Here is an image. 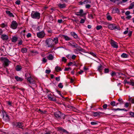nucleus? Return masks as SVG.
Instances as JSON below:
<instances>
[{"mask_svg":"<svg viewBox=\"0 0 134 134\" xmlns=\"http://www.w3.org/2000/svg\"><path fill=\"white\" fill-rule=\"evenodd\" d=\"M119 10L118 8H114L113 9V13H119Z\"/></svg>","mask_w":134,"mask_h":134,"instance_id":"nucleus-17","label":"nucleus"},{"mask_svg":"<svg viewBox=\"0 0 134 134\" xmlns=\"http://www.w3.org/2000/svg\"><path fill=\"white\" fill-rule=\"evenodd\" d=\"M25 79H27V80L29 78H31V76L30 74L29 73H27L25 74Z\"/></svg>","mask_w":134,"mask_h":134,"instance_id":"nucleus-20","label":"nucleus"},{"mask_svg":"<svg viewBox=\"0 0 134 134\" xmlns=\"http://www.w3.org/2000/svg\"><path fill=\"white\" fill-rule=\"evenodd\" d=\"M63 129V128L62 127H57V131L60 132V133H62Z\"/></svg>","mask_w":134,"mask_h":134,"instance_id":"nucleus-33","label":"nucleus"},{"mask_svg":"<svg viewBox=\"0 0 134 134\" xmlns=\"http://www.w3.org/2000/svg\"><path fill=\"white\" fill-rule=\"evenodd\" d=\"M71 69V68L70 67L65 68L64 69V71H68L69 69Z\"/></svg>","mask_w":134,"mask_h":134,"instance_id":"nucleus-56","label":"nucleus"},{"mask_svg":"<svg viewBox=\"0 0 134 134\" xmlns=\"http://www.w3.org/2000/svg\"><path fill=\"white\" fill-rule=\"evenodd\" d=\"M6 13L10 16L14 17V16L13 14L10 12V11L9 10H6Z\"/></svg>","mask_w":134,"mask_h":134,"instance_id":"nucleus-22","label":"nucleus"},{"mask_svg":"<svg viewBox=\"0 0 134 134\" xmlns=\"http://www.w3.org/2000/svg\"><path fill=\"white\" fill-rule=\"evenodd\" d=\"M53 41V42H54L55 43V44H57L58 43V38L57 37H55L53 38V39H52Z\"/></svg>","mask_w":134,"mask_h":134,"instance_id":"nucleus-26","label":"nucleus"},{"mask_svg":"<svg viewBox=\"0 0 134 134\" xmlns=\"http://www.w3.org/2000/svg\"><path fill=\"white\" fill-rule=\"evenodd\" d=\"M107 18L108 20H112V18L110 15H107Z\"/></svg>","mask_w":134,"mask_h":134,"instance_id":"nucleus-38","label":"nucleus"},{"mask_svg":"<svg viewBox=\"0 0 134 134\" xmlns=\"http://www.w3.org/2000/svg\"><path fill=\"white\" fill-rule=\"evenodd\" d=\"M83 11L82 9H80L79 12H77L76 13V14L78 16L80 17L85 16L86 14V13H83Z\"/></svg>","mask_w":134,"mask_h":134,"instance_id":"nucleus-9","label":"nucleus"},{"mask_svg":"<svg viewBox=\"0 0 134 134\" xmlns=\"http://www.w3.org/2000/svg\"><path fill=\"white\" fill-rule=\"evenodd\" d=\"M85 21V20L84 19H81L80 21V23H84Z\"/></svg>","mask_w":134,"mask_h":134,"instance_id":"nucleus-63","label":"nucleus"},{"mask_svg":"<svg viewBox=\"0 0 134 134\" xmlns=\"http://www.w3.org/2000/svg\"><path fill=\"white\" fill-rule=\"evenodd\" d=\"M118 101L120 102V104L122 103L123 102V101H122V99L121 98H119L118 99Z\"/></svg>","mask_w":134,"mask_h":134,"instance_id":"nucleus-46","label":"nucleus"},{"mask_svg":"<svg viewBox=\"0 0 134 134\" xmlns=\"http://www.w3.org/2000/svg\"><path fill=\"white\" fill-rule=\"evenodd\" d=\"M75 48L77 49H76L77 51H80L83 52V50H84V49L78 46L77 45V47H76Z\"/></svg>","mask_w":134,"mask_h":134,"instance_id":"nucleus-23","label":"nucleus"},{"mask_svg":"<svg viewBox=\"0 0 134 134\" xmlns=\"http://www.w3.org/2000/svg\"><path fill=\"white\" fill-rule=\"evenodd\" d=\"M9 86L11 88L13 89L14 90H15L16 89H18L16 86H13L12 85H10Z\"/></svg>","mask_w":134,"mask_h":134,"instance_id":"nucleus-41","label":"nucleus"},{"mask_svg":"<svg viewBox=\"0 0 134 134\" xmlns=\"http://www.w3.org/2000/svg\"><path fill=\"white\" fill-rule=\"evenodd\" d=\"M91 3V1L90 0H85L83 2V4H86L87 3Z\"/></svg>","mask_w":134,"mask_h":134,"instance_id":"nucleus-35","label":"nucleus"},{"mask_svg":"<svg viewBox=\"0 0 134 134\" xmlns=\"http://www.w3.org/2000/svg\"><path fill=\"white\" fill-rule=\"evenodd\" d=\"M21 51L23 53H26L27 51V49L26 48H22Z\"/></svg>","mask_w":134,"mask_h":134,"instance_id":"nucleus-34","label":"nucleus"},{"mask_svg":"<svg viewBox=\"0 0 134 134\" xmlns=\"http://www.w3.org/2000/svg\"><path fill=\"white\" fill-rule=\"evenodd\" d=\"M110 70H109L108 68H105L104 69V72L105 73H108L110 72Z\"/></svg>","mask_w":134,"mask_h":134,"instance_id":"nucleus-36","label":"nucleus"},{"mask_svg":"<svg viewBox=\"0 0 134 134\" xmlns=\"http://www.w3.org/2000/svg\"><path fill=\"white\" fill-rule=\"evenodd\" d=\"M53 56L51 54H50L48 57L47 58L49 60H52L53 59Z\"/></svg>","mask_w":134,"mask_h":134,"instance_id":"nucleus-29","label":"nucleus"},{"mask_svg":"<svg viewBox=\"0 0 134 134\" xmlns=\"http://www.w3.org/2000/svg\"><path fill=\"white\" fill-rule=\"evenodd\" d=\"M129 103L127 102L125 104V107L126 108H127L129 106Z\"/></svg>","mask_w":134,"mask_h":134,"instance_id":"nucleus-61","label":"nucleus"},{"mask_svg":"<svg viewBox=\"0 0 134 134\" xmlns=\"http://www.w3.org/2000/svg\"><path fill=\"white\" fill-rule=\"evenodd\" d=\"M28 82H29V83L31 85H33V86H35L36 85V82L35 80H34V79L31 77V78H29L27 80Z\"/></svg>","mask_w":134,"mask_h":134,"instance_id":"nucleus-11","label":"nucleus"},{"mask_svg":"<svg viewBox=\"0 0 134 134\" xmlns=\"http://www.w3.org/2000/svg\"><path fill=\"white\" fill-rule=\"evenodd\" d=\"M40 13L37 11H32L31 13L32 18L35 19H39L40 18Z\"/></svg>","mask_w":134,"mask_h":134,"instance_id":"nucleus-3","label":"nucleus"},{"mask_svg":"<svg viewBox=\"0 0 134 134\" xmlns=\"http://www.w3.org/2000/svg\"><path fill=\"white\" fill-rule=\"evenodd\" d=\"M51 71L50 70H48L47 69H46L45 71V72L47 74H49L50 73Z\"/></svg>","mask_w":134,"mask_h":134,"instance_id":"nucleus-55","label":"nucleus"},{"mask_svg":"<svg viewBox=\"0 0 134 134\" xmlns=\"http://www.w3.org/2000/svg\"><path fill=\"white\" fill-rule=\"evenodd\" d=\"M62 37L66 41H68L70 40V38L68 37L67 36H65L64 35H62Z\"/></svg>","mask_w":134,"mask_h":134,"instance_id":"nucleus-24","label":"nucleus"},{"mask_svg":"<svg viewBox=\"0 0 134 134\" xmlns=\"http://www.w3.org/2000/svg\"><path fill=\"white\" fill-rule=\"evenodd\" d=\"M45 35L43 31L38 32L37 34V36L40 38H43L45 36Z\"/></svg>","mask_w":134,"mask_h":134,"instance_id":"nucleus-8","label":"nucleus"},{"mask_svg":"<svg viewBox=\"0 0 134 134\" xmlns=\"http://www.w3.org/2000/svg\"><path fill=\"white\" fill-rule=\"evenodd\" d=\"M12 124L14 127L16 128L23 129V124L22 122H17L14 121L12 123Z\"/></svg>","mask_w":134,"mask_h":134,"instance_id":"nucleus-2","label":"nucleus"},{"mask_svg":"<svg viewBox=\"0 0 134 134\" xmlns=\"http://www.w3.org/2000/svg\"><path fill=\"white\" fill-rule=\"evenodd\" d=\"M62 61L64 62L65 63H66V62L67 59L64 57H63L62 58Z\"/></svg>","mask_w":134,"mask_h":134,"instance_id":"nucleus-52","label":"nucleus"},{"mask_svg":"<svg viewBox=\"0 0 134 134\" xmlns=\"http://www.w3.org/2000/svg\"><path fill=\"white\" fill-rule=\"evenodd\" d=\"M5 49L4 45L2 46L0 49V53L4 52V49Z\"/></svg>","mask_w":134,"mask_h":134,"instance_id":"nucleus-28","label":"nucleus"},{"mask_svg":"<svg viewBox=\"0 0 134 134\" xmlns=\"http://www.w3.org/2000/svg\"><path fill=\"white\" fill-rule=\"evenodd\" d=\"M111 71L110 75L112 77L114 76H115L116 75V73L113 71L110 70Z\"/></svg>","mask_w":134,"mask_h":134,"instance_id":"nucleus-30","label":"nucleus"},{"mask_svg":"<svg viewBox=\"0 0 134 134\" xmlns=\"http://www.w3.org/2000/svg\"><path fill=\"white\" fill-rule=\"evenodd\" d=\"M91 124L92 125H96L97 124V123L96 122L92 121L91 122Z\"/></svg>","mask_w":134,"mask_h":134,"instance_id":"nucleus-59","label":"nucleus"},{"mask_svg":"<svg viewBox=\"0 0 134 134\" xmlns=\"http://www.w3.org/2000/svg\"><path fill=\"white\" fill-rule=\"evenodd\" d=\"M56 92L58 93L60 95V96H62V95L61 93V92L60 91H58L57 89H56Z\"/></svg>","mask_w":134,"mask_h":134,"instance_id":"nucleus-58","label":"nucleus"},{"mask_svg":"<svg viewBox=\"0 0 134 134\" xmlns=\"http://www.w3.org/2000/svg\"><path fill=\"white\" fill-rule=\"evenodd\" d=\"M70 44L71 46H73L75 48L77 47V44L75 42H72L71 43H70Z\"/></svg>","mask_w":134,"mask_h":134,"instance_id":"nucleus-31","label":"nucleus"},{"mask_svg":"<svg viewBox=\"0 0 134 134\" xmlns=\"http://www.w3.org/2000/svg\"><path fill=\"white\" fill-rule=\"evenodd\" d=\"M18 40V37L15 36H13L12 39H11L12 42L14 43L16 42Z\"/></svg>","mask_w":134,"mask_h":134,"instance_id":"nucleus-16","label":"nucleus"},{"mask_svg":"<svg viewBox=\"0 0 134 134\" xmlns=\"http://www.w3.org/2000/svg\"><path fill=\"white\" fill-rule=\"evenodd\" d=\"M58 87L60 88H62L63 87V85L62 83H60L58 85Z\"/></svg>","mask_w":134,"mask_h":134,"instance_id":"nucleus-43","label":"nucleus"},{"mask_svg":"<svg viewBox=\"0 0 134 134\" xmlns=\"http://www.w3.org/2000/svg\"><path fill=\"white\" fill-rule=\"evenodd\" d=\"M102 27V26H97L96 27V29L98 30H99L101 29Z\"/></svg>","mask_w":134,"mask_h":134,"instance_id":"nucleus-47","label":"nucleus"},{"mask_svg":"<svg viewBox=\"0 0 134 134\" xmlns=\"http://www.w3.org/2000/svg\"><path fill=\"white\" fill-rule=\"evenodd\" d=\"M55 80L57 81H59L60 80V77H56L55 78Z\"/></svg>","mask_w":134,"mask_h":134,"instance_id":"nucleus-60","label":"nucleus"},{"mask_svg":"<svg viewBox=\"0 0 134 134\" xmlns=\"http://www.w3.org/2000/svg\"><path fill=\"white\" fill-rule=\"evenodd\" d=\"M102 113H103L100 112H93L92 114L95 117L98 116L100 115Z\"/></svg>","mask_w":134,"mask_h":134,"instance_id":"nucleus-13","label":"nucleus"},{"mask_svg":"<svg viewBox=\"0 0 134 134\" xmlns=\"http://www.w3.org/2000/svg\"><path fill=\"white\" fill-rule=\"evenodd\" d=\"M45 43L46 44L48 45V47L52 48L53 47L55 44L53 43V41L52 39L49 38L46 39L45 41Z\"/></svg>","mask_w":134,"mask_h":134,"instance_id":"nucleus-4","label":"nucleus"},{"mask_svg":"<svg viewBox=\"0 0 134 134\" xmlns=\"http://www.w3.org/2000/svg\"><path fill=\"white\" fill-rule=\"evenodd\" d=\"M10 26L11 28L14 29H16L17 27V26Z\"/></svg>","mask_w":134,"mask_h":134,"instance_id":"nucleus-53","label":"nucleus"},{"mask_svg":"<svg viewBox=\"0 0 134 134\" xmlns=\"http://www.w3.org/2000/svg\"><path fill=\"white\" fill-rule=\"evenodd\" d=\"M55 69L56 71L57 72H58L59 71H60L62 70V69L61 68L58 66H57L55 67Z\"/></svg>","mask_w":134,"mask_h":134,"instance_id":"nucleus-27","label":"nucleus"},{"mask_svg":"<svg viewBox=\"0 0 134 134\" xmlns=\"http://www.w3.org/2000/svg\"><path fill=\"white\" fill-rule=\"evenodd\" d=\"M1 38L3 40L7 41L8 39V36L5 34H2L1 35Z\"/></svg>","mask_w":134,"mask_h":134,"instance_id":"nucleus-14","label":"nucleus"},{"mask_svg":"<svg viewBox=\"0 0 134 134\" xmlns=\"http://www.w3.org/2000/svg\"><path fill=\"white\" fill-rule=\"evenodd\" d=\"M128 56V55L125 53H123L121 55V57L122 58H126Z\"/></svg>","mask_w":134,"mask_h":134,"instance_id":"nucleus-32","label":"nucleus"},{"mask_svg":"<svg viewBox=\"0 0 134 134\" xmlns=\"http://www.w3.org/2000/svg\"><path fill=\"white\" fill-rule=\"evenodd\" d=\"M54 115L56 119L61 120L65 118V115L60 111H57L54 113Z\"/></svg>","mask_w":134,"mask_h":134,"instance_id":"nucleus-1","label":"nucleus"},{"mask_svg":"<svg viewBox=\"0 0 134 134\" xmlns=\"http://www.w3.org/2000/svg\"><path fill=\"white\" fill-rule=\"evenodd\" d=\"M134 6L131 3L130 4V6L128 7V9H132Z\"/></svg>","mask_w":134,"mask_h":134,"instance_id":"nucleus-49","label":"nucleus"},{"mask_svg":"<svg viewBox=\"0 0 134 134\" xmlns=\"http://www.w3.org/2000/svg\"><path fill=\"white\" fill-rule=\"evenodd\" d=\"M15 69L17 71H20L22 67L20 65H18L16 66Z\"/></svg>","mask_w":134,"mask_h":134,"instance_id":"nucleus-25","label":"nucleus"},{"mask_svg":"<svg viewBox=\"0 0 134 134\" xmlns=\"http://www.w3.org/2000/svg\"><path fill=\"white\" fill-rule=\"evenodd\" d=\"M129 113L130 115L131 116V117H134V112H129Z\"/></svg>","mask_w":134,"mask_h":134,"instance_id":"nucleus-48","label":"nucleus"},{"mask_svg":"<svg viewBox=\"0 0 134 134\" xmlns=\"http://www.w3.org/2000/svg\"><path fill=\"white\" fill-rule=\"evenodd\" d=\"M117 74H118V75L119 76H120V78L121 77V76H122V75H124V74L122 73H120V72H117Z\"/></svg>","mask_w":134,"mask_h":134,"instance_id":"nucleus-57","label":"nucleus"},{"mask_svg":"<svg viewBox=\"0 0 134 134\" xmlns=\"http://www.w3.org/2000/svg\"><path fill=\"white\" fill-rule=\"evenodd\" d=\"M71 34L72 36H73L76 39L78 38L77 35L74 32H71Z\"/></svg>","mask_w":134,"mask_h":134,"instance_id":"nucleus-21","label":"nucleus"},{"mask_svg":"<svg viewBox=\"0 0 134 134\" xmlns=\"http://www.w3.org/2000/svg\"><path fill=\"white\" fill-rule=\"evenodd\" d=\"M110 44L111 46L114 48H118L117 43L112 39L110 40Z\"/></svg>","mask_w":134,"mask_h":134,"instance_id":"nucleus-10","label":"nucleus"},{"mask_svg":"<svg viewBox=\"0 0 134 134\" xmlns=\"http://www.w3.org/2000/svg\"><path fill=\"white\" fill-rule=\"evenodd\" d=\"M62 133H65L66 134H69V132L64 129H63V130L62 131Z\"/></svg>","mask_w":134,"mask_h":134,"instance_id":"nucleus-45","label":"nucleus"},{"mask_svg":"<svg viewBox=\"0 0 134 134\" xmlns=\"http://www.w3.org/2000/svg\"><path fill=\"white\" fill-rule=\"evenodd\" d=\"M0 60L3 62V65L5 66H7L9 65V61L8 59L5 57H2Z\"/></svg>","mask_w":134,"mask_h":134,"instance_id":"nucleus-5","label":"nucleus"},{"mask_svg":"<svg viewBox=\"0 0 134 134\" xmlns=\"http://www.w3.org/2000/svg\"><path fill=\"white\" fill-rule=\"evenodd\" d=\"M58 7L60 9H63L66 7V5L65 4H61L60 3L57 5Z\"/></svg>","mask_w":134,"mask_h":134,"instance_id":"nucleus-15","label":"nucleus"},{"mask_svg":"<svg viewBox=\"0 0 134 134\" xmlns=\"http://www.w3.org/2000/svg\"><path fill=\"white\" fill-rule=\"evenodd\" d=\"M47 98L49 100L51 101H56V98L55 97L50 96L49 95H48Z\"/></svg>","mask_w":134,"mask_h":134,"instance_id":"nucleus-19","label":"nucleus"},{"mask_svg":"<svg viewBox=\"0 0 134 134\" xmlns=\"http://www.w3.org/2000/svg\"><path fill=\"white\" fill-rule=\"evenodd\" d=\"M105 27H108V28L110 30H113V29L115 30H120V27L119 26H104Z\"/></svg>","mask_w":134,"mask_h":134,"instance_id":"nucleus-7","label":"nucleus"},{"mask_svg":"<svg viewBox=\"0 0 134 134\" xmlns=\"http://www.w3.org/2000/svg\"><path fill=\"white\" fill-rule=\"evenodd\" d=\"M18 41H19V42H18V46H19L20 45H22V43H23L22 40H20V41L18 40Z\"/></svg>","mask_w":134,"mask_h":134,"instance_id":"nucleus-44","label":"nucleus"},{"mask_svg":"<svg viewBox=\"0 0 134 134\" xmlns=\"http://www.w3.org/2000/svg\"><path fill=\"white\" fill-rule=\"evenodd\" d=\"M107 106H108L107 104H104L103 105L102 107L103 109H107Z\"/></svg>","mask_w":134,"mask_h":134,"instance_id":"nucleus-50","label":"nucleus"},{"mask_svg":"<svg viewBox=\"0 0 134 134\" xmlns=\"http://www.w3.org/2000/svg\"><path fill=\"white\" fill-rule=\"evenodd\" d=\"M132 33V31H129V33L128 34V35L129 36V37H131Z\"/></svg>","mask_w":134,"mask_h":134,"instance_id":"nucleus-40","label":"nucleus"},{"mask_svg":"<svg viewBox=\"0 0 134 134\" xmlns=\"http://www.w3.org/2000/svg\"><path fill=\"white\" fill-rule=\"evenodd\" d=\"M88 17L91 19H93V15L91 14H88Z\"/></svg>","mask_w":134,"mask_h":134,"instance_id":"nucleus-54","label":"nucleus"},{"mask_svg":"<svg viewBox=\"0 0 134 134\" xmlns=\"http://www.w3.org/2000/svg\"><path fill=\"white\" fill-rule=\"evenodd\" d=\"M4 112L5 115H4L3 113L2 114L3 119L6 122L9 121L10 120V119L9 117V116L7 114V113L5 111H4Z\"/></svg>","mask_w":134,"mask_h":134,"instance_id":"nucleus-6","label":"nucleus"},{"mask_svg":"<svg viewBox=\"0 0 134 134\" xmlns=\"http://www.w3.org/2000/svg\"><path fill=\"white\" fill-rule=\"evenodd\" d=\"M90 54L93 56L94 57L96 58L97 57V56L93 52H90L89 53Z\"/></svg>","mask_w":134,"mask_h":134,"instance_id":"nucleus-42","label":"nucleus"},{"mask_svg":"<svg viewBox=\"0 0 134 134\" xmlns=\"http://www.w3.org/2000/svg\"><path fill=\"white\" fill-rule=\"evenodd\" d=\"M18 24L17 22L15 21H12L11 25H18Z\"/></svg>","mask_w":134,"mask_h":134,"instance_id":"nucleus-39","label":"nucleus"},{"mask_svg":"<svg viewBox=\"0 0 134 134\" xmlns=\"http://www.w3.org/2000/svg\"><path fill=\"white\" fill-rule=\"evenodd\" d=\"M130 80L131 81L130 85H131L133 86H134V82L132 81V80Z\"/></svg>","mask_w":134,"mask_h":134,"instance_id":"nucleus-62","label":"nucleus"},{"mask_svg":"<svg viewBox=\"0 0 134 134\" xmlns=\"http://www.w3.org/2000/svg\"><path fill=\"white\" fill-rule=\"evenodd\" d=\"M15 3L17 5H19L20 3V1L19 0H17L15 2Z\"/></svg>","mask_w":134,"mask_h":134,"instance_id":"nucleus-51","label":"nucleus"},{"mask_svg":"<svg viewBox=\"0 0 134 134\" xmlns=\"http://www.w3.org/2000/svg\"><path fill=\"white\" fill-rule=\"evenodd\" d=\"M104 67L102 66L101 64L98 66L97 70L100 73L101 75L102 74V70L103 69Z\"/></svg>","mask_w":134,"mask_h":134,"instance_id":"nucleus-12","label":"nucleus"},{"mask_svg":"<svg viewBox=\"0 0 134 134\" xmlns=\"http://www.w3.org/2000/svg\"><path fill=\"white\" fill-rule=\"evenodd\" d=\"M91 7V5L90 4H87L86 5V8H89Z\"/></svg>","mask_w":134,"mask_h":134,"instance_id":"nucleus-64","label":"nucleus"},{"mask_svg":"<svg viewBox=\"0 0 134 134\" xmlns=\"http://www.w3.org/2000/svg\"><path fill=\"white\" fill-rule=\"evenodd\" d=\"M15 78L18 81H21L23 80V79L22 78L18 76H15Z\"/></svg>","mask_w":134,"mask_h":134,"instance_id":"nucleus-18","label":"nucleus"},{"mask_svg":"<svg viewBox=\"0 0 134 134\" xmlns=\"http://www.w3.org/2000/svg\"><path fill=\"white\" fill-rule=\"evenodd\" d=\"M110 104L113 106H114L116 105V102L114 101H111L110 103Z\"/></svg>","mask_w":134,"mask_h":134,"instance_id":"nucleus-37","label":"nucleus"}]
</instances>
